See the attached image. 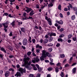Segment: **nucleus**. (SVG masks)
<instances>
[{
    "label": "nucleus",
    "instance_id": "1",
    "mask_svg": "<svg viewBox=\"0 0 77 77\" xmlns=\"http://www.w3.org/2000/svg\"><path fill=\"white\" fill-rule=\"evenodd\" d=\"M30 59V58L29 57H27L26 58H24L23 59V61H24V64L22 65V66H24L25 65H26L29 62V60Z\"/></svg>",
    "mask_w": 77,
    "mask_h": 77
},
{
    "label": "nucleus",
    "instance_id": "2",
    "mask_svg": "<svg viewBox=\"0 0 77 77\" xmlns=\"http://www.w3.org/2000/svg\"><path fill=\"white\" fill-rule=\"evenodd\" d=\"M17 70L21 72L22 74H23V72H26V71L25 69H23V68H17Z\"/></svg>",
    "mask_w": 77,
    "mask_h": 77
},
{
    "label": "nucleus",
    "instance_id": "3",
    "mask_svg": "<svg viewBox=\"0 0 77 77\" xmlns=\"http://www.w3.org/2000/svg\"><path fill=\"white\" fill-rule=\"evenodd\" d=\"M27 40L26 38H24L23 41V45H26L27 44Z\"/></svg>",
    "mask_w": 77,
    "mask_h": 77
},
{
    "label": "nucleus",
    "instance_id": "4",
    "mask_svg": "<svg viewBox=\"0 0 77 77\" xmlns=\"http://www.w3.org/2000/svg\"><path fill=\"white\" fill-rule=\"evenodd\" d=\"M25 8L26 9L25 11V12H26L27 13H29V12H30L32 10L31 8H29L27 7H26Z\"/></svg>",
    "mask_w": 77,
    "mask_h": 77
},
{
    "label": "nucleus",
    "instance_id": "5",
    "mask_svg": "<svg viewBox=\"0 0 77 77\" xmlns=\"http://www.w3.org/2000/svg\"><path fill=\"white\" fill-rule=\"evenodd\" d=\"M42 56H43L44 57H46V54L47 53V52H46V51H45V50H43L42 51Z\"/></svg>",
    "mask_w": 77,
    "mask_h": 77
},
{
    "label": "nucleus",
    "instance_id": "6",
    "mask_svg": "<svg viewBox=\"0 0 77 77\" xmlns=\"http://www.w3.org/2000/svg\"><path fill=\"white\" fill-rule=\"evenodd\" d=\"M9 23L7 22L5 23H4L2 24L3 26H4V29H7L8 28L7 24H8Z\"/></svg>",
    "mask_w": 77,
    "mask_h": 77
},
{
    "label": "nucleus",
    "instance_id": "7",
    "mask_svg": "<svg viewBox=\"0 0 77 77\" xmlns=\"http://www.w3.org/2000/svg\"><path fill=\"white\" fill-rule=\"evenodd\" d=\"M14 76L15 77L17 76V77H18V76L20 77V76H21V74L20 72H17L16 74L14 75Z\"/></svg>",
    "mask_w": 77,
    "mask_h": 77
},
{
    "label": "nucleus",
    "instance_id": "8",
    "mask_svg": "<svg viewBox=\"0 0 77 77\" xmlns=\"http://www.w3.org/2000/svg\"><path fill=\"white\" fill-rule=\"evenodd\" d=\"M35 14V12L33 10H32L29 13V15L30 16H32L33 15Z\"/></svg>",
    "mask_w": 77,
    "mask_h": 77
},
{
    "label": "nucleus",
    "instance_id": "9",
    "mask_svg": "<svg viewBox=\"0 0 77 77\" xmlns=\"http://www.w3.org/2000/svg\"><path fill=\"white\" fill-rule=\"evenodd\" d=\"M33 59H34V60H35V61L36 62H39L40 60L39 59V57L38 56H37L35 58H34Z\"/></svg>",
    "mask_w": 77,
    "mask_h": 77
},
{
    "label": "nucleus",
    "instance_id": "10",
    "mask_svg": "<svg viewBox=\"0 0 77 77\" xmlns=\"http://www.w3.org/2000/svg\"><path fill=\"white\" fill-rule=\"evenodd\" d=\"M68 4H69V6H68V10L69 11V10H70V8H71V9H72V8H73V7H72V5L70 3H68Z\"/></svg>",
    "mask_w": 77,
    "mask_h": 77
},
{
    "label": "nucleus",
    "instance_id": "11",
    "mask_svg": "<svg viewBox=\"0 0 77 77\" xmlns=\"http://www.w3.org/2000/svg\"><path fill=\"white\" fill-rule=\"evenodd\" d=\"M0 50H1V51H3L4 53H6V50L5 49V48H4L1 47L0 48Z\"/></svg>",
    "mask_w": 77,
    "mask_h": 77
},
{
    "label": "nucleus",
    "instance_id": "12",
    "mask_svg": "<svg viewBox=\"0 0 77 77\" xmlns=\"http://www.w3.org/2000/svg\"><path fill=\"white\" fill-rule=\"evenodd\" d=\"M36 48H39L40 49H42V47L40 46L39 44H37L36 45Z\"/></svg>",
    "mask_w": 77,
    "mask_h": 77
},
{
    "label": "nucleus",
    "instance_id": "13",
    "mask_svg": "<svg viewBox=\"0 0 77 77\" xmlns=\"http://www.w3.org/2000/svg\"><path fill=\"white\" fill-rule=\"evenodd\" d=\"M21 30L22 32H24V33H25L26 32V29L24 27H22L21 28Z\"/></svg>",
    "mask_w": 77,
    "mask_h": 77
},
{
    "label": "nucleus",
    "instance_id": "14",
    "mask_svg": "<svg viewBox=\"0 0 77 77\" xmlns=\"http://www.w3.org/2000/svg\"><path fill=\"white\" fill-rule=\"evenodd\" d=\"M7 47V48L9 49V50H11V51L13 50V48L10 46H8Z\"/></svg>",
    "mask_w": 77,
    "mask_h": 77
},
{
    "label": "nucleus",
    "instance_id": "15",
    "mask_svg": "<svg viewBox=\"0 0 77 77\" xmlns=\"http://www.w3.org/2000/svg\"><path fill=\"white\" fill-rule=\"evenodd\" d=\"M44 2L46 3H44V4L46 6H47V5L48 4V0H44Z\"/></svg>",
    "mask_w": 77,
    "mask_h": 77
},
{
    "label": "nucleus",
    "instance_id": "16",
    "mask_svg": "<svg viewBox=\"0 0 77 77\" xmlns=\"http://www.w3.org/2000/svg\"><path fill=\"white\" fill-rule=\"evenodd\" d=\"M75 72H76V68H74L72 70V74H75Z\"/></svg>",
    "mask_w": 77,
    "mask_h": 77
},
{
    "label": "nucleus",
    "instance_id": "17",
    "mask_svg": "<svg viewBox=\"0 0 77 77\" xmlns=\"http://www.w3.org/2000/svg\"><path fill=\"white\" fill-rule=\"evenodd\" d=\"M48 24L50 25V26H51V25H52V22H51V19H50V20H48Z\"/></svg>",
    "mask_w": 77,
    "mask_h": 77
},
{
    "label": "nucleus",
    "instance_id": "18",
    "mask_svg": "<svg viewBox=\"0 0 77 77\" xmlns=\"http://www.w3.org/2000/svg\"><path fill=\"white\" fill-rule=\"evenodd\" d=\"M47 56H48V57H51V55L50 53L47 52L46 54V57Z\"/></svg>",
    "mask_w": 77,
    "mask_h": 77
},
{
    "label": "nucleus",
    "instance_id": "19",
    "mask_svg": "<svg viewBox=\"0 0 77 77\" xmlns=\"http://www.w3.org/2000/svg\"><path fill=\"white\" fill-rule=\"evenodd\" d=\"M32 63V61H29L28 63L26 64L27 65V67H28L29 66H30V64H31Z\"/></svg>",
    "mask_w": 77,
    "mask_h": 77
},
{
    "label": "nucleus",
    "instance_id": "20",
    "mask_svg": "<svg viewBox=\"0 0 77 77\" xmlns=\"http://www.w3.org/2000/svg\"><path fill=\"white\" fill-rule=\"evenodd\" d=\"M53 6V4L52 3V2H50L49 4L48 5V6L49 8H51V7H52Z\"/></svg>",
    "mask_w": 77,
    "mask_h": 77
},
{
    "label": "nucleus",
    "instance_id": "21",
    "mask_svg": "<svg viewBox=\"0 0 77 77\" xmlns=\"http://www.w3.org/2000/svg\"><path fill=\"white\" fill-rule=\"evenodd\" d=\"M56 36V33H51L50 34V36Z\"/></svg>",
    "mask_w": 77,
    "mask_h": 77
},
{
    "label": "nucleus",
    "instance_id": "22",
    "mask_svg": "<svg viewBox=\"0 0 77 77\" xmlns=\"http://www.w3.org/2000/svg\"><path fill=\"white\" fill-rule=\"evenodd\" d=\"M48 42V39H45L43 41V43L44 44H46Z\"/></svg>",
    "mask_w": 77,
    "mask_h": 77
},
{
    "label": "nucleus",
    "instance_id": "23",
    "mask_svg": "<svg viewBox=\"0 0 77 77\" xmlns=\"http://www.w3.org/2000/svg\"><path fill=\"white\" fill-rule=\"evenodd\" d=\"M72 36V34H69L68 36V39H71V38Z\"/></svg>",
    "mask_w": 77,
    "mask_h": 77
},
{
    "label": "nucleus",
    "instance_id": "24",
    "mask_svg": "<svg viewBox=\"0 0 77 77\" xmlns=\"http://www.w3.org/2000/svg\"><path fill=\"white\" fill-rule=\"evenodd\" d=\"M3 56H4V55L1 54H0V58H1L2 60H3V59H4Z\"/></svg>",
    "mask_w": 77,
    "mask_h": 77
},
{
    "label": "nucleus",
    "instance_id": "25",
    "mask_svg": "<svg viewBox=\"0 0 77 77\" xmlns=\"http://www.w3.org/2000/svg\"><path fill=\"white\" fill-rule=\"evenodd\" d=\"M72 20H74L75 19V15H73L71 17Z\"/></svg>",
    "mask_w": 77,
    "mask_h": 77
},
{
    "label": "nucleus",
    "instance_id": "26",
    "mask_svg": "<svg viewBox=\"0 0 77 77\" xmlns=\"http://www.w3.org/2000/svg\"><path fill=\"white\" fill-rule=\"evenodd\" d=\"M15 21H13L11 23V24L13 27H14L15 26Z\"/></svg>",
    "mask_w": 77,
    "mask_h": 77
},
{
    "label": "nucleus",
    "instance_id": "27",
    "mask_svg": "<svg viewBox=\"0 0 77 77\" xmlns=\"http://www.w3.org/2000/svg\"><path fill=\"white\" fill-rule=\"evenodd\" d=\"M55 69L56 72H59V68H55Z\"/></svg>",
    "mask_w": 77,
    "mask_h": 77
},
{
    "label": "nucleus",
    "instance_id": "28",
    "mask_svg": "<svg viewBox=\"0 0 77 77\" xmlns=\"http://www.w3.org/2000/svg\"><path fill=\"white\" fill-rule=\"evenodd\" d=\"M57 41L59 42H62L63 41V40L61 38H59L58 39Z\"/></svg>",
    "mask_w": 77,
    "mask_h": 77
},
{
    "label": "nucleus",
    "instance_id": "29",
    "mask_svg": "<svg viewBox=\"0 0 77 77\" xmlns=\"http://www.w3.org/2000/svg\"><path fill=\"white\" fill-rule=\"evenodd\" d=\"M72 39L74 41H76L77 40V38L75 37H72Z\"/></svg>",
    "mask_w": 77,
    "mask_h": 77
},
{
    "label": "nucleus",
    "instance_id": "30",
    "mask_svg": "<svg viewBox=\"0 0 77 77\" xmlns=\"http://www.w3.org/2000/svg\"><path fill=\"white\" fill-rule=\"evenodd\" d=\"M53 40V38L52 37H50L49 39V41L51 42V41H52Z\"/></svg>",
    "mask_w": 77,
    "mask_h": 77
},
{
    "label": "nucleus",
    "instance_id": "31",
    "mask_svg": "<svg viewBox=\"0 0 77 77\" xmlns=\"http://www.w3.org/2000/svg\"><path fill=\"white\" fill-rule=\"evenodd\" d=\"M45 20H47V21H49V20H50V19H50V18H48V17H47V16H46L45 17Z\"/></svg>",
    "mask_w": 77,
    "mask_h": 77
},
{
    "label": "nucleus",
    "instance_id": "32",
    "mask_svg": "<svg viewBox=\"0 0 77 77\" xmlns=\"http://www.w3.org/2000/svg\"><path fill=\"white\" fill-rule=\"evenodd\" d=\"M8 15L9 14L7 13H5L3 15V16H8Z\"/></svg>",
    "mask_w": 77,
    "mask_h": 77
},
{
    "label": "nucleus",
    "instance_id": "33",
    "mask_svg": "<svg viewBox=\"0 0 77 77\" xmlns=\"http://www.w3.org/2000/svg\"><path fill=\"white\" fill-rule=\"evenodd\" d=\"M60 75L61 76V77H63V76H64V74L63 73V72H61Z\"/></svg>",
    "mask_w": 77,
    "mask_h": 77
},
{
    "label": "nucleus",
    "instance_id": "34",
    "mask_svg": "<svg viewBox=\"0 0 77 77\" xmlns=\"http://www.w3.org/2000/svg\"><path fill=\"white\" fill-rule=\"evenodd\" d=\"M60 24H63V21L62 20H60L59 21V23Z\"/></svg>",
    "mask_w": 77,
    "mask_h": 77
},
{
    "label": "nucleus",
    "instance_id": "35",
    "mask_svg": "<svg viewBox=\"0 0 77 77\" xmlns=\"http://www.w3.org/2000/svg\"><path fill=\"white\" fill-rule=\"evenodd\" d=\"M44 57L43 56H42L41 57H40V60L42 61V60H44Z\"/></svg>",
    "mask_w": 77,
    "mask_h": 77
},
{
    "label": "nucleus",
    "instance_id": "36",
    "mask_svg": "<svg viewBox=\"0 0 77 77\" xmlns=\"http://www.w3.org/2000/svg\"><path fill=\"white\" fill-rule=\"evenodd\" d=\"M61 65V63H58L57 64V66H60H60Z\"/></svg>",
    "mask_w": 77,
    "mask_h": 77
},
{
    "label": "nucleus",
    "instance_id": "37",
    "mask_svg": "<svg viewBox=\"0 0 77 77\" xmlns=\"http://www.w3.org/2000/svg\"><path fill=\"white\" fill-rule=\"evenodd\" d=\"M5 77H7L8 76H9V73H5Z\"/></svg>",
    "mask_w": 77,
    "mask_h": 77
},
{
    "label": "nucleus",
    "instance_id": "38",
    "mask_svg": "<svg viewBox=\"0 0 77 77\" xmlns=\"http://www.w3.org/2000/svg\"><path fill=\"white\" fill-rule=\"evenodd\" d=\"M7 60H8V62L9 63H11V60H10V59H9V58H7Z\"/></svg>",
    "mask_w": 77,
    "mask_h": 77
},
{
    "label": "nucleus",
    "instance_id": "39",
    "mask_svg": "<svg viewBox=\"0 0 77 77\" xmlns=\"http://www.w3.org/2000/svg\"><path fill=\"white\" fill-rule=\"evenodd\" d=\"M48 50L49 51L51 52V51H52V50H53V49H52L51 48L48 49Z\"/></svg>",
    "mask_w": 77,
    "mask_h": 77
},
{
    "label": "nucleus",
    "instance_id": "40",
    "mask_svg": "<svg viewBox=\"0 0 77 77\" xmlns=\"http://www.w3.org/2000/svg\"><path fill=\"white\" fill-rule=\"evenodd\" d=\"M36 52L37 53H39L40 52V50L39 49H37L36 50Z\"/></svg>",
    "mask_w": 77,
    "mask_h": 77
},
{
    "label": "nucleus",
    "instance_id": "41",
    "mask_svg": "<svg viewBox=\"0 0 77 77\" xmlns=\"http://www.w3.org/2000/svg\"><path fill=\"white\" fill-rule=\"evenodd\" d=\"M31 52L30 51H29L27 53V55L28 56H30L31 54Z\"/></svg>",
    "mask_w": 77,
    "mask_h": 77
},
{
    "label": "nucleus",
    "instance_id": "42",
    "mask_svg": "<svg viewBox=\"0 0 77 77\" xmlns=\"http://www.w3.org/2000/svg\"><path fill=\"white\" fill-rule=\"evenodd\" d=\"M34 75L33 74H30L29 75V77H35Z\"/></svg>",
    "mask_w": 77,
    "mask_h": 77
},
{
    "label": "nucleus",
    "instance_id": "43",
    "mask_svg": "<svg viewBox=\"0 0 77 77\" xmlns=\"http://www.w3.org/2000/svg\"><path fill=\"white\" fill-rule=\"evenodd\" d=\"M73 10L75 11V12H77V8L76 7H74L73 8Z\"/></svg>",
    "mask_w": 77,
    "mask_h": 77
},
{
    "label": "nucleus",
    "instance_id": "44",
    "mask_svg": "<svg viewBox=\"0 0 77 77\" xmlns=\"http://www.w3.org/2000/svg\"><path fill=\"white\" fill-rule=\"evenodd\" d=\"M64 29L63 28H61V29H59V31L60 32H63V31Z\"/></svg>",
    "mask_w": 77,
    "mask_h": 77
},
{
    "label": "nucleus",
    "instance_id": "45",
    "mask_svg": "<svg viewBox=\"0 0 77 77\" xmlns=\"http://www.w3.org/2000/svg\"><path fill=\"white\" fill-rule=\"evenodd\" d=\"M61 5H60L58 6V8L59 9V10H61Z\"/></svg>",
    "mask_w": 77,
    "mask_h": 77
},
{
    "label": "nucleus",
    "instance_id": "46",
    "mask_svg": "<svg viewBox=\"0 0 77 77\" xmlns=\"http://www.w3.org/2000/svg\"><path fill=\"white\" fill-rule=\"evenodd\" d=\"M38 71L40 72V71H42V69H41V68H38Z\"/></svg>",
    "mask_w": 77,
    "mask_h": 77
},
{
    "label": "nucleus",
    "instance_id": "47",
    "mask_svg": "<svg viewBox=\"0 0 77 77\" xmlns=\"http://www.w3.org/2000/svg\"><path fill=\"white\" fill-rule=\"evenodd\" d=\"M60 57L62 58L63 57H65V55H64V54H60Z\"/></svg>",
    "mask_w": 77,
    "mask_h": 77
},
{
    "label": "nucleus",
    "instance_id": "48",
    "mask_svg": "<svg viewBox=\"0 0 77 77\" xmlns=\"http://www.w3.org/2000/svg\"><path fill=\"white\" fill-rule=\"evenodd\" d=\"M53 45V44L52 43H49L48 45V46H50V47H52V46Z\"/></svg>",
    "mask_w": 77,
    "mask_h": 77
},
{
    "label": "nucleus",
    "instance_id": "49",
    "mask_svg": "<svg viewBox=\"0 0 77 77\" xmlns=\"http://www.w3.org/2000/svg\"><path fill=\"white\" fill-rule=\"evenodd\" d=\"M32 42L33 43L35 44V42H36V40H35V39H33L32 40Z\"/></svg>",
    "mask_w": 77,
    "mask_h": 77
},
{
    "label": "nucleus",
    "instance_id": "50",
    "mask_svg": "<svg viewBox=\"0 0 77 77\" xmlns=\"http://www.w3.org/2000/svg\"><path fill=\"white\" fill-rule=\"evenodd\" d=\"M64 36V35L63 34H62V35H60L59 37V38H62Z\"/></svg>",
    "mask_w": 77,
    "mask_h": 77
},
{
    "label": "nucleus",
    "instance_id": "51",
    "mask_svg": "<svg viewBox=\"0 0 77 77\" xmlns=\"http://www.w3.org/2000/svg\"><path fill=\"white\" fill-rule=\"evenodd\" d=\"M9 70L12 71L13 72H14V69L13 68H12L9 69Z\"/></svg>",
    "mask_w": 77,
    "mask_h": 77
},
{
    "label": "nucleus",
    "instance_id": "52",
    "mask_svg": "<svg viewBox=\"0 0 77 77\" xmlns=\"http://www.w3.org/2000/svg\"><path fill=\"white\" fill-rule=\"evenodd\" d=\"M60 45V43H57L56 45V47H59V46Z\"/></svg>",
    "mask_w": 77,
    "mask_h": 77
},
{
    "label": "nucleus",
    "instance_id": "53",
    "mask_svg": "<svg viewBox=\"0 0 77 77\" xmlns=\"http://www.w3.org/2000/svg\"><path fill=\"white\" fill-rule=\"evenodd\" d=\"M73 59V57H71L69 59L70 62H71L72 60Z\"/></svg>",
    "mask_w": 77,
    "mask_h": 77
},
{
    "label": "nucleus",
    "instance_id": "54",
    "mask_svg": "<svg viewBox=\"0 0 77 77\" xmlns=\"http://www.w3.org/2000/svg\"><path fill=\"white\" fill-rule=\"evenodd\" d=\"M26 14H27V13L26 12H24L23 14V15L24 16V17H26Z\"/></svg>",
    "mask_w": 77,
    "mask_h": 77
},
{
    "label": "nucleus",
    "instance_id": "55",
    "mask_svg": "<svg viewBox=\"0 0 77 77\" xmlns=\"http://www.w3.org/2000/svg\"><path fill=\"white\" fill-rule=\"evenodd\" d=\"M40 76H41V75L40 74L38 73L36 77H40Z\"/></svg>",
    "mask_w": 77,
    "mask_h": 77
},
{
    "label": "nucleus",
    "instance_id": "56",
    "mask_svg": "<svg viewBox=\"0 0 77 77\" xmlns=\"http://www.w3.org/2000/svg\"><path fill=\"white\" fill-rule=\"evenodd\" d=\"M14 57V56L12 55H10L9 56V57L10 58H13V57Z\"/></svg>",
    "mask_w": 77,
    "mask_h": 77
},
{
    "label": "nucleus",
    "instance_id": "57",
    "mask_svg": "<svg viewBox=\"0 0 77 77\" xmlns=\"http://www.w3.org/2000/svg\"><path fill=\"white\" fill-rule=\"evenodd\" d=\"M36 8H37V9H38V8H39V5H38V4H37L36 5Z\"/></svg>",
    "mask_w": 77,
    "mask_h": 77
},
{
    "label": "nucleus",
    "instance_id": "58",
    "mask_svg": "<svg viewBox=\"0 0 77 77\" xmlns=\"http://www.w3.org/2000/svg\"><path fill=\"white\" fill-rule=\"evenodd\" d=\"M48 71H51V70H52V68H49L48 69Z\"/></svg>",
    "mask_w": 77,
    "mask_h": 77
},
{
    "label": "nucleus",
    "instance_id": "59",
    "mask_svg": "<svg viewBox=\"0 0 77 77\" xmlns=\"http://www.w3.org/2000/svg\"><path fill=\"white\" fill-rule=\"evenodd\" d=\"M45 38H48L49 37L48 36V35H46L45 36Z\"/></svg>",
    "mask_w": 77,
    "mask_h": 77
},
{
    "label": "nucleus",
    "instance_id": "60",
    "mask_svg": "<svg viewBox=\"0 0 77 77\" xmlns=\"http://www.w3.org/2000/svg\"><path fill=\"white\" fill-rule=\"evenodd\" d=\"M60 17H61V18H63V15H62V14L61 13H60Z\"/></svg>",
    "mask_w": 77,
    "mask_h": 77
},
{
    "label": "nucleus",
    "instance_id": "61",
    "mask_svg": "<svg viewBox=\"0 0 77 77\" xmlns=\"http://www.w3.org/2000/svg\"><path fill=\"white\" fill-rule=\"evenodd\" d=\"M67 42L68 43H71V39H69L68 40Z\"/></svg>",
    "mask_w": 77,
    "mask_h": 77
},
{
    "label": "nucleus",
    "instance_id": "62",
    "mask_svg": "<svg viewBox=\"0 0 77 77\" xmlns=\"http://www.w3.org/2000/svg\"><path fill=\"white\" fill-rule=\"evenodd\" d=\"M50 64L51 65H54V63H53L50 62Z\"/></svg>",
    "mask_w": 77,
    "mask_h": 77
},
{
    "label": "nucleus",
    "instance_id": "63",
    "mask_svg": "<svg viewBox=\"0 0 77 77\" xmlns=\"http://www.w3.org/2000/svg\"><path fill=\"white\" fill-rule=\"evenodd\" d=\"M40 43H42V42H43V39H41L40 40Z\"/></svg>",
    "mask_w": 77,
    "mask_h": 77
},
{
    "label": "nucleus",
    "instance_id": "64",
    "mask_svg": "<svg viewBox=\"0 0 77 77\" xmlns=\"http://www.w3.org/2000/svg\"><path fill=\"white\" fill-rule=\"evenodd\" d=\"M46 77H51V75L50 74H48L47 75Z\"/></svg>",
    "mask_w": 77,
    "mask_h": 77
}]
</instances>
